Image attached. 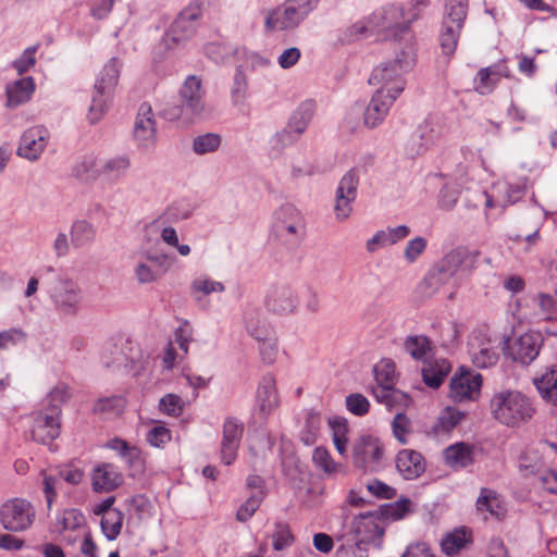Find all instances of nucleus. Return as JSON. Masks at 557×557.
<instances>
[{
    "instance_id": "nucleus-1",
    "label": "nucleus",
    "mask_w": 557,
    "mask_h": 557,
    "mask_svg": "<svg viewBox=\"0 0 557 557\" xmlns=\"http://www.w3.org/2000/svg\"><path fill=\"white\" fill-rule=\"evenodd\" d=\"M410 500L405 498L391 504H383L377 510L367 511L355 517L348 532L343 535L347 545L360 548L363 544L379 546L384 534L385 520H398L409 511Z\"/></svg>"
},
{
    "instance_id": "nucleus-2",
    "label": "nucleus",
    "mask_w": 557,
    "mask_h": 557,
    "mask_svg": "<svg viewBox=\"0 0 557 557\" xmlns=\"http://www.w3.org/2000/svg\"><path fill=\"white\" fill-rule=\"evenodd\" d=\"M349 34L355 37H364L369 33L383 36L385 39L409 40L407 25L404 23V7L387 4L376 9L366 20L356 22L349 27Z\"/></svg>"
},
{
    "instance_id": "nucleus-3",
    "label": "nucleus",
    "mask_w": 557,
    "mask_h": 557,
    "mask_svg": "<svg viewBox=\"0 0 557 557\" xmlns=\"http://www.w3.org/2000/svg\"><path fill=\"white\" fill-rule=\"evenodd\" d=\"M490 410L498 423L512 429L527 424L536 411L531 397L509 388L494 393L490 400Z\"/></svg>"
},
{
    "instance_id": "nucleus-4",
    "label": "nucleus",
    "mask_w": 557,
    "mask_h": 557,
    "mask_svg": "<svg viewBox=\"0 0 557 557\" xmlns=\"http://www.w3.org/2000/svg\"><path fill=\"white\" fill-rule=\"evenodd\" d=\"M160 115L169 122H178L183 126L208 117L200 79L196 76L187 77L180 90L178 102L166 103Z\"/></svg>"
},
{
    "instance_id": "nucleus-5",
    "label": "nucleus",
    "mask_w": 557,
    "mask_h": 557,
    "mask_svg": "<svg viewBox=\"0 0 557 557\" xmlns=\"http://www.w3.org/2000/svg\"><path fill=\"white\" fill-rule=\"evenodd\" d=\"M416 65V49L413 44L407 42L395 57L376 66L369 78V83L381 84L379 89L399 97L406 87V75Z\"/></svg>"
},
{
    "instance_id": "nucleus-6",
    "label": "nucleus",
    "mask_w": 557,
    "mask_h": 557,
    "mask_svg": "<svg viewBox=\"0 0 557 557\" xmlns=\"http://www.w3.org/2000/svg\"><path fill=\"white\" fill-rule=\"evenodd\" d=\"M312 11L299 0H285L280 5L265 11L264 30L267 33L293 32L307 20Z\"/></svg>"
},
{
    "instance_id": "nucleus-7",
    "label": "nucleus",
    "mask_w": 557,
    "mask_h": 557,
    "mask_svg": "<svg viewBox=\"0 0 557 557\" xmlns=\"http://www.w3.org/2000/svg\"><path fill=\"white\" fill-rule=\"evenodd\" d=\"M120 66L119 60L112 58L103 66L96 81L88 110V120L92 124L98 122L108 109L111 95L119 82Z\"/></svg>"
},
{
    "instance_id": "nucleus-8",
    "label": "nucleus",
    "mask_w": 557,
    "mask_h": 557,
    "mask_svg": "<svg viewBox=\"0 0 557 557\" xmlns=\"http://www.w3.org/2000/svg\"><path fill=\"white\" fill-rule=\"evenodd\" d=\"M47 293L58 312L73 317L81 310L83 294L74 280L57 276L48 285Z\"/></svg>"
},
{
    "instance_id": "nucleus-9",
    "label": "nucleus",
    "mask_w": 557,
    "mask_h": 557,
    "mask_svg": "<svg viewBox=\"0 0 557 557\" xmlns=\"http://www.w3.org/2000/svg\"><path fill=\"white\" fill-rule=\"evenodd\" d=\"M305 231L301 212L293 205L281 206L273 213L272 234L286 244H296Z\"/></svg>"
},
{
    "instance_id": "nucleus-10",
    "label": "nucleus",
    "mask_w": 557,
    "mask_h": 557,
    "mask_svg": "<svg viewBox=\"0 0 557 557\" xmlns=\"http://www.w3.org/2000/svg\"><path fill=\"white\" fill-rule=\"evenodd\" d=\"M36 511L26 499L12 498L0 507V523L7 531L23 532L34 522Z\"/></svg>"
},
{
    "instance_id": "nucleus-11",
    "label": "nucleus",
    "mask_w": 557,
    "mask_h": 557,
    "mask_svg": "<svg viewBox=\"0 0 557 557\" xmlns=\"http://www.w3.org/2000/svg\"><path fill=\"white\" fill-rule=\"evenodd\" d=\"M169 256L166 253H151L143 250L133 267V275L139 285L154 284L170 270Z\"/></svg>"
},
{
    "instance_id": "nucleus-12",
    "label": "nucleus",
    "mask_w": 557,
    "mask_h": 557,
    "mask_svg": "<svg viewBox=\"0 0 557 557\" xmlns=\"http://www.w3.org/2000/svg\"><path fill=\"white\" fill-rule=\"evenodd\" d=\"M498 345L485 329L474 330L468 341V352L473 366L480 369L494 367L499 360Z\"/></svg>"
},
{
    "instance_id": "nucleus-13",
    "label": "nucleus",
    "mask_w": 557,
    "mask_h": 557,
    "mask_svg": "<svg viewBox=\"0 0 557 557\" xmlns=\"http://www.w3.org/2000/svg\"><path fill=\"white\" fill-rule=\"evenodd\" d=\"M502 344L507 357L522 366H529L539 356L543 337L540 333L527 332L512 342L505 336Z\"/></svg>"
},
{
    "instance_id": "nucleus-14",
    "label": "nucleus",
    "mask_w": 557,
    "mask_h": 557,
    "mask_svg": "<svg viewBox=\"0 0 557 557\" xmlns=\"http://www.w3.org/2000/svg\"><path fill=\"white\" fill-rule=\"evenodd\" d=\"M201 9L197 4L186 7L173 21L164 35V42L169 48L189 40L198 26Z\"/></svg>"
},
{
    "instance_id": "nucleus-15",
    "label": "nucleus",
    "mask_w": 557,
    "mask_h": 557,
    "mask_svg": "<svg viewBox=\"0 0 557 557\" xmlns=\"http://www.w3.org/2000/svg\"><path fill=\"white\" fill-rule=\"evenodd\" d=\"M383 456L382 443L371 435L361 436L354 445V465L363 471H376Z\"/></svg>"
},
{
    "instance_id": "nucleus-16",
    "label": "nucleus",
    "mask_w": 557,
    "mask_h": 557,
    "mask_svg": "<svg viewBox=\"0 0 557 557\" xmlns=\"http://www.w3.org/2000/svg\"><path fill=\"white\" fill-rule=\"evenodd\" d=\"M359 185V175L355 169L349 170L339 181L336 196L334 213L338 222L346 221L352 212V203L357 198Z\"/></svg>"
},
{
    "instance_id": "nucleus-17",
    "label": "nucleus",
    "mask_w": 557,
    "mask_h": 557,
    "mask_svg": "<svg viewBox=\"0 0 557 557\" xmlns=\"http://www.w3.org/2000/svg\"><path fill=\"white\" fill-rule=\"evenodd\" d=\"M50 132L44 125H34L26 128L18 140L16 154L28 161H37L47 148Z\"/></svg>"
},
{
    "instance_id": "nucleus-18",
    "label": "nucleus",
    "mask_w": 557,
    "mask_h": 557,
    "mask_svg": "<svg viewBox=\"0 0 557 557\" xmlns=\"http://www.w3.org/2000/svg\"><path fill=\"white\" fill-rule=\"evenodd\" d=\"M60 435V411L53 407L51 411L36 412L33 418L32 437L41 444H50Z\"/></svg>"
},
{
    "instance_id": "nucleus-19",
    "label": "nucleus",
    "mask_w": 557,
    "mask_h": 557,
    "mask_svg": "<svg viewBox=\"0 0 557 557\" xmlns=\"http://www.w3.org/2000/svg\"><path fill=\"white\" fill-rule=\"evenodd\" d=\"M243 432L244 424L236 418L230 417L225 419L220 449L221 460L224 465L230 466L235 461Z\"/></svg>"
},
{
    "instance_id": "nucleus-20",
    "label": "nucleus",
    "mask_w": 557,
    "mask_h": 557,
    "mask_svg": "<svg viewBox=\"0 0 557 557\" xmlns=\"http://www.w3.org/2000/svg\"><path fill=\"white\" fill-rule=\"evenodd\" d=\"M397 98L385 89H377L364 110L363 124L369 128H375L382 124Z\"/></svg>"
},
{
    "instance_id": "nucleus-21",
    "label": "nucleus",
    "mask_w": 557,
    "mask_h": 557,
    "mask_svg": "<svg viewBox=\"0 0 557 557\" xmlns=\"http://www.w3.org/2000/svg\"><path fill=\"white\" fill-rule=\"evenodd\" d=\"M482 386V375L470 372L455 373L449 384V396L454 401L474 399Z\"/></svg>"
},
{
    "instance_id": "nucleus-22",
    "label": "nucleus",
    "mask_w": 557,
    "mask_h": 557,
    "mask_svg": "<svg viewBox=\"0 0 557 557\" xmlns=\"http://www.w3.org/2000/svg\"><path fill=\"white\" fill-rule=\"evenodd\" d=\"M265 304L270 311L287 315L296 312L299 301L296 290L282 284L270 289Z\"/></svg>"
},
{
    "instance_id": "nucleus-23",
    "label": "nucleus",
    "mask_w": 557,
    "mask_h": 557,
    "mask_svg": "<svg viewBox=\"0 0 557 557\" xmlns=\"http://www.w3.org/2000/svg\"><path fill=\"white\" fill-rule=\"evenodd\" d=\"M134 137L143 148L152 147L157 141L156 121L151 106L144 102L139 106L134 125Z\"/></svg>"
},
{
    "instance_id": "nucleus-24",
    "label": "nucleus",
    "mask_w": 557,
    "mask_h": 557,
    "mask_svg": "<svg viewBox=\"0 0 557 557\" xmlns=\"http://www.w3.org/2000/svg\"><path fill=\"white\" fill-rule=\"evenodd\" d=\"M502 77H511V71L505 61L481 69L473 79V89L480 95H490Z\"/></svg>"
},
{
    "instance_id": "nucleus-25",
    "label": "nucleus",
    "mask_w": 557,
    "mask_h": 557,
    "mask_svg": "<svg viewBox=\"0 0 557 557\" xmlns=\"http://www.w3.org/2000/svg\"><path fill=\"white\" fill-rule=\"evenodd\" d=\"M479 257V250L458 247L449 251L438 263L445 268L448 274L455 276L459 272H471L476 267Z\"/></svg>"
},
{
    "instance_id": "nucleus-26",
    "label": "nucleus",
    "mask_w": 557,
    "mask_h": 557,
    "mask_svg": "<svg viewBox=\"0 0 557 557\" xmlns=\"http://www.w3.org/2000/svg\"><path fill=\"white\" fill-rule=\"evenodd\" d=\"M135 359L136 354H134L131 343L122 345L109 344L104 347L101 355L103 366L113 370L122 367L127 368Z\"/></svg>"
},
{
    "instance_id": "nucleus-27",
    "label": "nucleus",
    "mask_w": 557,
    "mask_h": 557,
    "mask_svg": "<svg viewBox=\"0 0 557 557\" xmlns=\"http://www.w3.org/2000/svg\"><path fill=\"white\" fill-rule=\"evenodd\" d=\"M396 468L405 480L418 478L424 471L423 457L411 449H403L397 454Z\"/></svg>"
},
{
    "instance_id": "nucleus-28",
    "label": "nucleus",
    "mask_w": 557,
    "mask_h": 557,
    "mask_svg": "<svg viewBox=\"0 0 557 557\" xmlns=\"http://www.w3.org/2000/svg\"><path fill=\"white\" fill-rule=\"evenodd\" d=\"M122 482L121 473L112 463H103L94 470L92 487L96 492H111Z\"/></svg>"
},
{
    "instance_id": "nucleus-29",
    "label": "nucleus",
    "mask_w": 557,
    "mask_h": 557,
    "mask_svg": "<svg viewBox=\"0 0 557 557\" xmlns=\"http://www.w3.org/2000/svg\"><path fill=\"white\" fill-rule=\"evenodd\" d=\"M256 406L262 418H265L277 406V395L273 376L265 375L260 381L257 391Z\"/></svg>"
},
{
    "instance_id": "nucleus-30",
    "label": "nucleus",
    "mask_w": 557,
    "mask_h": 557,
    "mask_svg": "<svg viewBox=\"0 0 557 557\" xmlns=\"http://www.w3.org/2000/svg\"><path fill=\"white\" fill-rule=\"evenodd\" d=\"M451 370L446 359L424 360L422 367V379L425 385L431 388H438Z\"/></svg>"
},
{
    "instance_id": "nucleus-31",
    "label": "nucleus",
    "mask_w": 557,
    "mask_h": 557,
    "mask_svg": "<svg viewBox=\"0 0 557 557\" xmlns=\"http://www.w3.org/2000/svg\"><path fill=\"white\" fill-rule=\"evenodd\" d=\"M131 168V159L126 154H119L100 160L101 178L115 183L126 175Z\"/></svg>"
},
{
    "instance_id": "nucleus-32",
    "label": "nucleus",
    "mask_w": 557,
    "mask_h": 557,
    "mask_svg": "<svg viewBox=\"0 0 557 557\" xmlns=\"http://www.w3.org/2000/svg\"><path fill=\"white\" fill-rule=\"evenodd\" d=\"M315 111L317 102L313 99H306L293 111L287 125L301 136L311 123Z\"/></svg>"
},
{
    "instance_id": "nucleus-33",
    "label": "nucleus",
    "mask_w": 557,
    "mask_h": 557,
    "mask_svg": "<svg viewBox=\"0 0 557 557\" xmlns=\"http://www.w3.org/2000/svg\"><path fill=\"white\" fill-rule=\"evenodd\" d=\"M35 91V83L33 77L21 78L7 87L5 106L14 109L27 102Z\"/></svg>"
},
{
    "instance_id": "nucleus-34",
    "label": "nucleus",
    "mask_w": 557,
    "mask_h": 557,
    "mask_svg": "<svg viewBox=\"0 0 557 557\" xmlns=\"http://www.w3.org/2000/svg\"><path fill=\"white\" fill-rule=\"evenodd\" d=\"M443 456L446 465L453 469H462L473 462L472 447L462 442L445 448Z\"/></svg>"
},
{
    "instance_id": "nucleus-35",
    "label": "nucleus",
    "mask_w": 557,
    "mask_h": 557,
    "mask_svg": "<svg viewBox=\"0 0 557 557\" xmlns=\"http://www.w3.org/2000/svg\"><path fill=\"white\" fill-rule=\"evenodd\" d=\"M245 326L248 334L257 341L273 334V329L258 309H249L245 312Z\"/></svg>"
},
{
    "instance_id": "nucleus-36",
    "label": "nucleus",
    "mask_w": 557,
    "mask_h": 557,
    "mask_svg": "<svg viewBox=\"0 0 557 557\" xmlns=\"http://www.w3.org/2000/svg\"><path fill=\"white\" fill-rule=\"evenodd\" d=\"M70 236L74 248H84L96 240V228L86 220H76L71 225Z\"/></svg>"
},
{
    "instance_id": "nucleus-37",
    "label": "nucleus",
    "mask_w": 557,
    "mask_h": 557,
    "mask_svg": "<svg viewBox=\"0 0 557 557\" xmlns=\"http://www.w3.org/2000/svg\"><path fill=\"white\" fill-rule=\"evenodd\" d=\"M534 385L545 400L557 405V368H552L540 377H535Z\"/></svg>"
},
{
    "instance_id": "nucleus-38",
    "label": "nucleus",
    "mask_w": 557,
    "mask_h": 557,
    "mask_svg": "<svg viewBox=\"0 0 557 557\" xmlns=\"http://www.w3.org/2000/svg\"><path fill=\"white\" fill-rule=\"evenodd\" d=\"M222 137L218 133H205L194 137L191 150L197 156L213 153L219 150Z\"/></svg>"
},
{
    "instance_id": "nucleus-39",
    "label": "nucleus",
    "mask_w": 557,
    "mask_h": 557,
    "mask_svg": "<svg viewBox=\"0 0 557 557\" xmlns=\"http://www.w3.org/2000/svg\"><path fill=\"white\" fill-rule=\"evenodd\" d=\"M453 277L454 276L448 274L444 267L437 263L430 270L422 283L424 293L429 296L433 295Z\"/></svg>"
},
{
    "instance_id": "nucleus-40",
    "label": "nucleus",
    "mask_w": 557,
    "mask_h": 557,
    "mask_svg": "<svg viewBox=\"0 0 557 557\" xmlns=\"http://www.w3.org/2000/svg\"><path fill=\"white\" fill-rule=\"evenodd\" d=\"M100 160L92 154L82 158L75 165L74 173L82 181H95L101 178Z\"/></svg>"
},
{
    "instance_id": "nucleus-41",
    "label": "nucleus",
    "mask_w": 557,
    "mask_h": 557,
    "mask_svg": "<svg viewBox=\"0 0 557 557\" xmlns=\"http://www.w3.org/2000/svg\"><path fill=\"white\" fill-rule=\"evenodd\" d=\"M86 519L81 510L67 508L57 517V527L59 532L79 530L85 527Z\"/></svg>"
},
{
    "instance_id": "nucleus-42",
    "label": "nucleus",
    "mask_w": 557,
    "mask_h": 557,
    "mask_svg": "<svg viewBox=\"0 0 557 557\" xmlns=\"http://www.w3.org/2000/svg\"><path fill=\"white\" fill-rule=\"evenodd\" d=\"M467 12L468 0H447L443 21H448V24L462 28Z\"/></svg>"
},
{
    "instance_id": "nucleus-43",
    "label": "nucleus",
    "mask_w": 557,
    "mask_h": 557,
    "mask_svg": "<svg viewBox=\"0 0 557 557\" xmlns=\"http://www.w3.org/2000/svg\"><path fill=\"white\" fill-rule=\"evenodd\" d=\"M124 515L117 509L115 511H109L101 518L100 527L103 535L109 541H114L121 533L123 527Z\"/></svg>"
},
{
    "instance_id": "nucleus-44",
    "label": "nucleus",
    "mask_w": 557,
    "mask_h": 557,
    "mask_svg": "<svg viewBox=\"0 0 557 557\" xmlns=\"http://www.w3.org/2000/svg\"><path fill=\"white\" fill-rule=\"evenodd\" d=\"M374 398L386 406L388 410H393L395 404L404 399L406 396L400 391H397L393 385L376 383L372 388Z\"/></svg>"
},
{
    "instance_id": "nucleus-45",
    "label": "nucleus",
    "mask_w": 557,
    "mask_h": 557,
    "mask_svg": "<svg viewBox=\"0 0 557 557\" xmlns=\"http://www.w3.org/2000/svg\"><path fill=\"white\" fill-rule=\"evenodd\" d=\"M461 27L448 24V21H443L440 34V45L442 51L446 55H451L457 47Z\"/></svg>"
},
{
    "instance_id": "nucleus-46",
    "label": "nucleus",
    "mask_w": 557,
    "mask_h": 557,
    "mask_svg": "<svg viewBox=\"0 0 557 557\" xmlns=\"http://www.w3.org/2000/svg\"><path fill=\"white\" fill-rule=\"evenodd\" d=\"M469 541L468 532L466 528L457 529L454 532L447 534L441 542L442 550L453 556L457 554L461 548L466 546Z\"/></svg>"
},
{
    "instance_id": "nucleus-47",
    "label": "nucleus",
    "mask_w": 557,
    "mask_h": 557,
    "mask_svg": "<svg viewBox=\"0 0 557 557\" xmlns=\"http://www.w3.org/2000/svg\"><path fill=\"white\" fill-rule=\"evenodd\" d=\"M320 425V413L314 410L307 411L305 426L300 432V440L305 445L310 446L315 443Z\"/></svg>"
},
{
    "instance_id": "nucleus-48",
    "label": "nucleus",
    "mask_w": 557,
    "mask_h": 557,
    "mask_svg": "<svg viewBox=\"0 0 557 557\" xmlns=\"http://www.w3.org/2000/svg\"><path fill=\"white\" fill-rule=\"evenodd\" d=\"M248 94V81L244 73L243 64L236 66L235 74L233 77V84L231 87V98L234 104H240L244 102Z\"/></svg>"
},
{
    "instance_id": "nucleus-49",
    "label": "nucleus",
    "mask_w": 557,
    "mask_h": 557,
    "mask_svg": "<svg viewBox=\"0 0 557 557\" xmlns=\"http://www.w3.org/2000/svg\"><path fill=\"white\" fill-rule=\"evenodd\" d=\"M126 401L122 396L113 395L109 397L99 398L95 406L94 411L104 414H119L125 408Z\"/></svg>"
},
{
    "instance_id": "nucleus-50",
    "label": "nucleus",
    "mask_w": 557,
    "mask_h": 557,
    "mask_svg": "<svg viewBox=\"0 0 557 557\" xmlns=\"http://www.w3.org/2000/svg\"><path fill=\"white\" fill-rule=\"evenodd\" d=\"M429 2L426 0H412L410 1L406 8H404V23L407 25V35L408 41L414 45L413 36L411 35V24L419 20L422 11L428 7Z\"/></svg>"
},
{
    "instance_id": "nucleus-51",
    "label": "nucleus",
    "mask_w": 557,
    "mask_h": 557,
    "mask_svg": "<svg viewBox=\"0 0 557 557\" xmlns=\"http://www.w3.org/2000/svg\"><path fill=\"white\" fill-rule=\"evenodd\" d=\"M430 341L425 336H410L405 342V350L416 360H426Z\"/></svg>"
},
{
    "instance_id": "nucleus-52",
    "label": "nucleus",
    "mask_w": 557,
    "mask_h": 557,
    "mask_svg": "<svg viewBox=\"0 0 557 557\" xmlns=\"http://www.w3.org/2000/svg\"><path fill=\"white\" fill-rule=\"evenodd\" d=\"M534 301L544 320L557 321V300L554 296L546 293H540L534 298Z\"/></svg>"
},
{
    "instance_id": "nucleus-53",
    "label": "nucleus",
    "mask_w": 557,
    "mask_h": 557,
    "mask_svg": "<svg viewBox=\"0 0 557 557\" xmlns=\"http://www.w3.org/2000/svg\"><path fill=\"white\" fill-rule=\"evenodd\" d=\"M264 497L263 492L253 493L237 510L236 518L240 522L250 519L260 507Z\"/></svg>"
},
{
    "instance_id": "nucleus-54",
    "label": "nucleus",
    "mask_w": 557,
    "mask_h": 557,
    "mask_svg": "<svg viewBox=\"0 0 557 557\" xmlns=\"http://www.w3.org/2000/svg\"><path fill=\"white\" fill-rule=\"evenodd\" d=\"M313 463L326 474H333L337 471L338 465L332 459L330 453L324 447H317L312 455Z\"/></svg>"
},
{
    "instance_id": "nucleus-55",
    "label": "nucleus",
    "mask_w": 557,
    "mask_h": 557,
    "mask_svg": "<svg viewBox=\"0 0 557 557\" xmlns=\"http://www.w3.org/2000/svg\"><path fill=\"white\" fill-rule=\"evenodd\" d=\"M71 397L70 388L65 383L57 384L47 396V407L45 410L51 411L58 407L61 412V406Z\"/></svg>"
},
{
    "instance_id": "nucleus-56",
    "label": "nucleus",
    "mask_w": 557,
    "mask_h": 557,
    "mask_svg": "<svg viewBox=\"0 0 557 557\" xmlns=\"http://www.w3.org/2000/svg\"><path fill=\"white\" fill-rule=\"evenodd\" d=\"M159 409L168 416L177 417L183 412L184 401L176 394H166L160 399Z\"/></svg>"
},
{
    "instance_id": "nucleus-57",
    "label": "nucleus",
    "mask_w": 557,
    "mask_h": 557,
    "mask_svg": "<svg viewBox=\"0 0 557 557\" xmlns=\"http://www.w3.org/2000/svg\"><path fill=\"white\" fill-rule=\"evenodd\" d=\"M300 138L298 133H295L293 128H290L287 124L286 126L276 132L272 138L271 144L274 149L282 150L288 146H292Z\"/></svg>"
},
{
    "instance_id": "nucleus-58",
    "label": "nucleus",
    "mask_w": 557,
    "mask_h": 557,
    "mask_svg": "<svg viewBox=\"0 0 557 557\" xmlns=\"http://www.w3.org/2000/svg\"><path fill=\"white\" fill-rule=\"evenodd\" d=\"M459 194V186L451 185L450 183L445 184L438 194L440 207L444 210L453 209L458 201Z\"/></svg>"
},
{
    "instance_id": "nucleus-59",
    "label": "nucleus",
    "mask_w": 557,
    "mask_h": 557,
    "mask_svg": "<svg viewBox=\"0 0 557 557\" xmlns=\"http://www.w3.org/2000/svg\"><path fill=\"white\" fill-rule=\"evenodd\" d=\"M233 53L239 61H243V66L264 67L269 65V60L258 53L246 50L245 48H234Z\"/></svg>"
},
{
    "instance_id": "nucleus-60",
    "label": "nucleus",
    "mask_w": 557,
    "mask_h": 557,
    "mask_svg": "<svg viewBox=\"0 0 557 557\" xmlns=\"http://www.w3.org/2000/svg\"><path fill=\"white\" fill-rule=\"evenodd\" d=\"M294 536L284 523H276L275 533L273 534V548L275 550H283L293 544Z\"/></svg>"
},
{
    "instance_id": "nucleus-61",
    "label": "nucleus",
    "mask_w": 557,
    "mask_h": 557,
    "mask_svg": "<svg viewBox=\"0 0 557 557\" xmlns=\"http://www.w3.org/2000/svg\"><path fill=\"white\" fill-rule=\"evenodd\" d=\"M395 366L389 360H383L374 367V376L376 383L394 384Z\"/></svg>"
},
{
    "instance_id": "nucleus-62",
    "label": "nucleus",
    "mask_w": 557,
    "mask_h": 557,
    "mask_svg": "<svg viewBox=\"0 0 557 557\" xmlns=\"http://www.w3.org/2000/svg\"><path fill=\"white\" fill-rule=\"evenodd\" d=\"M476 507L479 510H486L491 515H498V500L495 492L488 488H482L476 500Z\"/></svg>"
},
{
    "instance_id": "nucleus-63",
    "label": "nucleus",
    "mask_w": 557,
    "mask_h": 557,
    "mask_svg": "<svg viewBox=\"0 0 557 557\" xmlns=\"http://www.w3.org/2000/svg\"><path fill=\"white\" fill-rule=\"evenodd\" d=\"M410 420L403 412H397L392 421L394 436L401 443H407V434L409 433Z\"/></svg>"
},
{
    "instance_id": "nucleus-64",
    "label": "nucleus",
    "mask_w": 557,
    "mask_h": 557,
    "mask_svg": "<svg viewBox=\"0 0 557 557\" xmlns=\"http://www.w3.org/2000/svg\"><path fill=\"white\" fill-rule=\"evenodd\" d=\"M346 407L355 416L361 417L369 411V400L361 394H350L346 397Z\"/></svg>"
}]
</instances>
